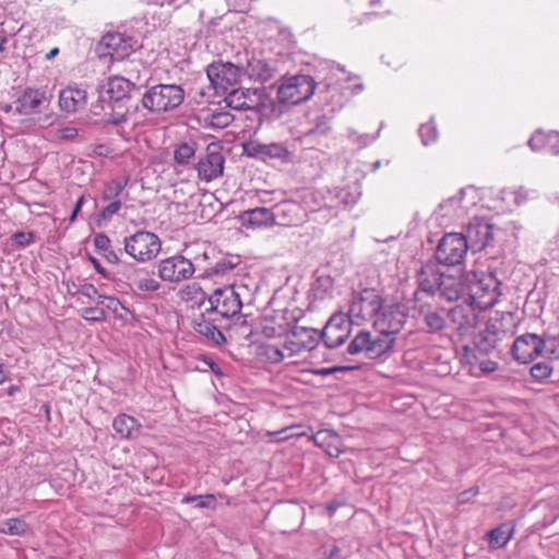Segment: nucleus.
<instances>
[{"label":"nucleus","instance_id":"1","mask_svg":"<svg viewBox=\"0 0 559 559\" xmlns=\"http://www.w3.org/2000/svg\"><path fill=\"white\" fill-rule=\"evenodd\" d=\"M468 298L478 311L493 307L500 296V282L492 273L473 272L466 275Z\"/></svg>","mask_w":559,"mask_h":559},{"label":"nucleus","instance_id":"2","mask_svg":"<svg viewBox=\"0 0 559 559\" xmlns=\"http://www.w3.org/2000/svg\"><path fill=\"white\" fill-rule=\"evenodd\" d=\"M185 90L178 84H156L142 95L141 105L152 114H165L177 109L185 100Z\"/></svg>","mask_w":559,"mask_h":559},{"label":"nucleus","instance_id":"3","mask_svg":"<svg viewBox=\"0 0 559 559\" xmlns=\"http://www.w3.org/2000/svg\"><path fill=\"white\" fill-rule=\"evenodd\" d=\"M245 286L225 285L217 287L207 297L209 307L205 313L216 314L222 319H229L238 314L242 308L241 292Z\"/></svg>","mask_w":559,"mask_h":559},{"label":"nucleus","instance_id":"4","mask_svg":"<svg viewBox=\"0 0 559 559\" xmlns=\"http://www.w3.org/2000/svg\"><path fill=\"white\" fill-rule=\"evenodd\" d=\"M383 302L384 300L374 289H364L353 295L349 302L348 321L356 325L371 321L374 325V319Z\"/></svg>","mask_w":559,"mask_h":559},{"label":"nucleus","instance_id":"5","mask_svg":"<svg viewBox=\"0 0 559 559\" xmlns=\"http://www.w3.org/2000/svg\"><path fill=\"white\" fill-rule=\"evenodd\" d=\"M314 90L316 82L309 75L282 78L277 87V98L283 105H298L308 100Z\"/></svg>","mask_w":559,"mask_h":559},{"label":"nucleus","instance_id":"6","mask_svg":"<svg viewBox=\"0 0 559 559\" xmlns=\"http://www.w3.org/2000/svg\"><path fill=\"white\" fill-rule=\"evenodd\" d=\"M160 249L158 236L151 231L139 230L123 239L124 252L141 263L155 259Z\"/></svg>","mask_w":559,"mask_h":559},{"label":"nucleus","instance_id":"7","mask_svg":"<svg viewBox=\"0 0 559 559\" xmlns=\"http://www.w3.org/2000/svg\"><path fill=\"white\" fill-rule=\"evenodd\" d=\"M395 337L378 332L372 335L370 332L361 331L348 345V353L352 355L365 353L368 358L374 359L392 349Z\"/></svg>","mask_w":559,"mask_h":559},{"label":"nucleus","instance_id":"8","mask_svg":"<svg viewBox=\"0 0 559 559\" xmlns=\"http://www.w3.org/2000/svg\"><path fill=\"white\" fill-rule=\"evenodd\" d=\"M468 250L463 234L449 233L440 239L436 250V259L439 264L456 266L463 263Z\"/></svg>","mask_w":559,"mask_h":559},{"label":"nucleus","instance_id":"9","mask_svg":"<svg viewBox=\"0 0 559 559\" xmlns=\"http://www.w3.org/2000/svg\"><path fill=\"white\" fill-rule=\"evenodd\" d=\"M267 95L264 88H233L224 98L226 106L239 111H261L266 107Z\"/></svg>","mask_w":559,"mask_h":559},{"label":"nucleus","instance_id":"10","mask_svg":"<svg viewBox=\"0 0 559 559\" xmlns=\"http://www.w3.org/2000/svg\"><path fill=\"white\" fill-rule=\"evenodd\" d=\"M407 317L404 305L384 301L373 326L378 332L395 337L406 323Z\"/></svg>","mask_w":559,"mask_h":559},{"label":"nucleus","instance_id":"11","mask_svg":"<svg viewBox=\"0 0 559 559\" xmlns=\"http://www.w3.org/2000/svg\"><path fill=\"white\" fill-rule=\"evenodd\" d=\"M158 276L162 281L178 284L190 280L194 272V265L191 260L181 254L163 259L157 265Z\"/></svg>","mask_w":559,"mask_h":559},{"label":"nucleus","instance_id":"12","mask_svg":"<svg viewBox=\"0 0 559 559\" xmlns=\"http://www.w3.org/2000/svg\"><path fill=\"white\" fill-rule=\"evenodd\" d=\"M510 338L509 332L502 329L499 321H488L484 330L475 336V346L478 352L484 354L501 352L509 345Z\"/></svg>","mask_w":559,"mask_h":559},{"label":"nucleus","instance_id":"13","mask_svg":"<svg viewBox=\"0 0 559 559\" xmlns=\"http://www.w3.org/2000/svg\"><path fill=\"white\" fill-rule=\"evenodd\" d=\"M241 68L229 61L212 62L206 68V75L211 85L217 91L226 93L230 87L239 83Z\"/></svg>","mask_w":559,"mask_h":559},{"label":"nucleus","instance_id":"14","mask_svg":"<svg viewBox=\"0 0 559 559\" xmlns=\"http://www.w3.org/2000/svg\"><path fill=\"white\" fill-rule=\"evenodd\" d=\"M136 46V40L119 32L106 33L99 41V50L112 60H123Z\"/></svg>","mask_w":559,"mask_h":559},{"label":"nucleus","instance_id":"15","mask_svg":"<svg viewBox=\"0 0 559 559\" xmlns=\"http://www.w3.org/2000/svg\"><path fill=\"white\" fill-rule=\"evenodd\" d=\"M475 194L473 188L462 189L456 195L440 203L437 213L450 219L461 218L476 204Z\"/></svg>","mask_w":559,"mask_h":559},{"label":"nucleus","instance_id":"16","mask_svg":"<svg viewBox=\"0 0 559 559\" xmlns=\"http://www.w3.org/2000/svg\"><path fill=\"white\" fill-rule=\"evenodd\" d=\"M224 163L225 159L219 152V146L215 143L209 144L206 155L197 165L200 179L210 182L221 177L224 171Z\"/></svg>","mask_w":559,"mask_h":559},{"label":"nucleus","instance_id":"17","mask_svg":"<svg viewBox=\"0 0 559 559\" xmlns=\"http://www.w3.org/2000/svg\"><path fill=\"white\" fill-rule=\"evenodd\" d=\"M477 307H474L468 300L449 310L448 318L450 323L460 335L469 333L477 325Z\"/></svg>","mask_w":559,"mask_h":559},{"label":"nucleus","instance_id":"18","mask_svg":"<svg viewBox=\"0 0 559 559\" xmlns=\"http://www.w3.org/2000/svg\"><path fill=\"white\" fill-rule=\"evenodd\" d=\"M540 335L535 333L522 334L512 343V357L521 364H528L540 356Z\"/></svg>","mask_w":559,"mask_h":559},{"label":"nucleus","instance_id":"19","mask_svg":"<svg viewBox=\"0 0 559 559\" xmlns=\"http://www.w3.org/2000/svg\"><path fill=\"white\" fill-rule=\"evenodd\" d=\"M463 237L469 250L480 251L492 239V226L484 219L475 218L467 225Z\"/></svg>","mask_w":559,"mask_h":559},{"label":"nucleus","instance_id":"20","mask_svg":"<svg viewBox=\"0 0 559 559\" xmlns=\"http://www.w3.org/2000/svg\"><path fill=\"white\" fill-rule=\"evenodd\" d=\"M134 88L135 85L122 76L108 78L99 86V100L118 103L128 98Z\"/></svg>","mask_w":559,"mask_h":559},{"label":"nucleus","instance_id":"21","mask_svg":"<svg viewBox=\"0 0 559 559\" xmlns=\"http://www.w3.org/2000/svg\"><path fill=\"white\" fill-rule=\"evenodd\" d=\"M48 98L44 91L37 88H26L16 100L9 106L8 111H14L20 115H32L38 111Z\"/></svg>","mask_w":559,"mask_h":559},{"label":"nucleus","instance_id":"22","mask_svg":"<svg viewBox=\"0 0 559 559\" xmlns=\"http://www.w3.org/2000/svg\"><path fill=\"white\" fill-rule=\"evenodd\" d=\"M349 328L343 316H333L325 324L320 337L328 348H336L349 336Z\"/></svg>","mask_w":559,"mask_h":559},{"label":"nucleus","instance_id":"23","mask_svg":"<svg viewBox=\"0 0 559 559\" xmlns=\"http://www.w3.org/2000/svg\"><path fill=\"white\" fill-rule=\"evenodd\" d=\"M275 218L276 215L266 207L247 210L238 216V219L243 227L252 229L273 226L275 224Z\"/></svg>","mask_w":559,"mask_h":559},{"label":"nucleus","instance_id":"24","mask_svg":"<svg viewBox=\"0 0 559 559\" xmlns=\"http://www.w3.org/2000/svg\"><path fill=\"white\" fill-rule=\"evenodd\" d=\"M126 280L130 287L144 293H154L160 288V284L144 269L128 266L124 271Z\"/></svg>","mask_w":559,"mask_h":559},{"label":"nucleus","instance_id":"25","mask_svg":"<svg viewBox=\"0 0 559 559\" xmlns=\"http://www.w3.org/2000/svg\"><path fill=\"white\" fill-rule=\"evenodd\" d=\"M443 272L439 270L436 263H426L417 272L418 287L428 295H436L440 288V280Z\"/></svg>","mask_w":559,"mask_h":559},{"label":"nucleus","instance_id":"26","mask_svg":"<svg viewBox=\"0 0 559 559\" xmlns=\"http://www.w3.org/2000/svg\"><path fill=\"white\" fill-rule=\"evenodd\" d=\"M87 102V92L78 86H69L59 94V106L67 112H75L83 109Z\"/></svg>","mask_w":559,"mask_h":559},{"label":"nucleus","instance_id":"27","mask_svg":"<svg viewBox=\"0 0 559 559\" xmlns=\"http://www.w3.org/2000/svg\"><path fill=\"white\" fill-rule=\"evenodd\" d=\"M249 155L262 159H278L284 163L292 162V152L282 143L252 144Z\"/></svg>","mask_w":559,"mask_h":559},{"label":"nucleus","instance_id":"28","mask_svg":"<svg viewBox=\"0 0 559 559\" xmlns=\"http://www.w3.org/2000/svg\"><path fill=\"white\" fill-rule=\"evenodd\" d=\"M320 335L317 329L295 326L289 344L296 346L297 352L312 350L317 347Z\"/></svg>","mask_w":559,"mask_h":559},{"label":"nucleus","instance_id":"29","mask_svg":"<svg viewBox=\"0 0 559 559\" xmlns=\"http://www.w3.org/2000/svg\"><path fill=\"white\" fill-rule=\"evenodd\" d=\"M533 151H547L552 155L559 154V132L536 131L528 141Z\"/></svg>","mask_w":559,"mask_h":559},{"label":"nucleus","instance_id":"30","mask_svg":"<svg viewBox=\"0 0 559 559\" xmlns=\"http://www.w3.org/2000/svg\"><path fill=\"white\" fill-rule=\"evenodd\" d=\"M463 289L464 283L460 275L443 273L437 294L447 301H454L460 298Z\"/></svg>","mask_w":559,"mask_h":559},{"label":"nucleus","instance_id":"31","mask_svg":"<svg viewBox=\"0 0 559 559\" xmlns=\"http://www.w3.org/2000/svg\"><path fill=\"white\" fill-rule=\"evenodd\" d=\"M245 73L250 80L267 82L274 76L275 68L264 59L251 58L248 60Z\"/></svg>","mask_w":559,"mask_h":559},{"label":"nucleus","instance_id":"32","mask_svg":"<svg viewBox=\"0 0 559 559\" xmlns=\"http://www.w3.org/2000/svg\"><path fill=\"white\" fill-rule=\"evenodd\" d=\"M206 313H202L198 319L193 320V330L200 335L205 336L216 345H221L226 342V338L222 331L211 322V319L205 318Z\"/></svg>","mask_w":559,"mask_h":559},{"label":"nucleus","instance_id":"33","mask_svg":"<svg viewBox=\"0 0 559 559\" xmlns=\"http://www.w3.org/2000/svg\"><path fill=\"white\" fill-rule=\"evenodd\" d=\"M179 298L182 301L189 302L194 301L199 306H204L207 302L206 294L203 292L199 283H190L180 288L178 293Z\"/></svg>","mask_w":559,"mask_h":559},{"label":"nucleus","instance_id":"34","mask_svg":"<svg viewBox=\"0 0 559 559\" xmlns=\"http://www.w3.org/2000/svg\"><path fill=\"white\" fill-rule=\"evenodd\" d=\"M514 527L503 523L488 533L489 544L493 548H501L508 544L513 534Z\"/></svg>","mask_w":559,"mask_h":559},{"label":"nucleus","instance_id":"35","mask_svg":"<svg viewBox=\"0 0 559 559\" xmlns=\"http://www.w3.org/2000/svg\"><path fill=\"white\" fill-rule=\"evenodd\" d=\"M331 131V127L325 116H320L316 120V126L305 132L302 141L307 144L316 142L321 138L328 136Z\"/></svg>","mask_w":559,"mask_h":559},{"label":"nucleus","instance_id":"36","mask_svg":"<svg viewBox=\"0 0 559 559\" xmlns=\"http://www.w3.org/2000/svg\"><path fill=\"white\" fill-rule=\"evenodd\" d=\"M112 427L122 438H131L132 432L138 429L139 424L135 418L121 414L114 419Z\"/></svg>","mask_w":559,"mask_h":559},{"label":"nucleus","instance_id":"37","mask_svg":"<svg viewBox=\"0 0 559 559\" xmlns=\"http://www.w3.org/2000/svg\"><path fill=\"white\" fill-rule=\"evenodd\" d=\"M423 320L430 333H438L447 326L444 314L438 310L423 312Z\"/></svg>","mask_w":559,"mask_h":559},{"label":"nucleus","instance_id":"38","mask_svg":"<svg viewBox=\"0 0 559 559\" xmlns=\"http://www.w3.org/2000/svg\"><path fill=\"white\" fill-rule=\"evenodd\" d=\"M197 151L195 142H183L179 144L174 151V159L176 164L186 166L189 165L194 157Z\"/></svg>","mask_w":559,"mask_h":559},{"label":"nucleus","instance_id":"39","mask_svg":"<svg viewBox=\"0 0 559 559\" xmlns=\"http://www.w3.org/2000/svg\"><path fill=\"white\" fill-rule=\"evenodd\" d=\"M27 528L26 522L17 518L8 519L0 523V533L5 535L21 536L26 533Z\"/></svg>","mask_w":559,"mask_h":559},{"label":"nucleus","instance_id":"40","mask_svg":"<svg viewBox=\"0 0 559 559\" xmlns=\"http://www.w3.org/2000/svg\"><path fill=\"white\" fill-rule=\"evenodd\" d=\"M129 182V178L114 179L105 183L102 198L105 201L119 200V195Z\"/></svg>","mask_w":559,"mask_h":559},{"label":"nucleus","instance_id":"41","mask_svg":"<svg viewBox=\"0 0 559 559\" xmlns=\"http://www.w3.org/2000/svg\"><path fill=\"white\" fill-rule=\"evenodd\" d=\"M540 343V356L559 358V335H543Z\"/></svg>","mask_w":559,"mask_h":559},{"label":"nucleus","instance_id":"42","mask_svg":"<svg viewBox=\"0 0 559 559\" xmlns=\"http://www.w3.org/2000/svg\"><path fill=\"white\" fill-rule=\"evenodd\" d=\"M182 503H193L200 509H215L216 498L214 495L186 496L181 500Z\"/></svg>","mask_w":559,"mask_h":559},{"label":"nucleus","instance_id":"43","mask_svg":"<svg viewBox=\"0 0 559 559\" xmlns=\"http://www.w3.org/2000/svg\"><path fill=\"white\" fill-rule=\"evenodd\" d=\"M419 135L424 145H428L435 142L438 138V131L435 122L431 120L427 123H423L419 127Z\"/></svg>","mask_w":559,"mask_h":559},{"label":"nucleus","instance_id":"44","mask_svg":"<svg viewBox=\"0 0 559 559\" xmlns=\"http://www.w3.org/2000/svg\"><path fill=\"white\" fill-rule=\"evenodd\" d=\"M551 372L552 367L548 362H537L531 367V376L538 382L548 379Z\"/></svg>","mask_w":559,"mask_h":559},{"label":"nucleus","instance_id":"45","mask_svg":"<svg viewBox=\"0 0 559 559\" xmlns=\"http://www.w3.org/2000/svg\"><path fill=\"white\" fill-rule=\"evenodd\" d=\"M234 121V116L227 111H214L211 114L210 123L215 128L228 127Z\"/></svg>","mask_w":559,"mask_h":559},{"label":"nucleus","instance_id":"46","mask_svg":"<svg viewBox=\"0 0 559 559\" xmlns=\"http://www.w3.org/2000/svg\"><path fill=\"white\" fill-rule=\"evenodd\" d=\"M264 356L271 364H278L285 358L283 350L275 345H266L264 347Z\"/></svg>","mask_w":559,"mask_h":559},{"label":"nucleus","instance_id":"47","mask_svg":"<svg viewBox=\"0 0 559 559\" xmlns=\"http://www.w3.org/2000/svg\"><path fill=\"white\" fill-rule=\"evenodd\" d=\"M97 305L106 307L107 309H109L110 311H112L115 313H117L120 309H123V307L118 298L111 297V296H106L103 294H100V296L98 297Z\"/></svg>","mask_w":559,"mask_h":559},{"label":"nucleus","instance_id":"48","mask_svg":"<svg viewBox=\"0 0 559 559\" xmlns=\"http://www.w3.org/2000/svg\"><path fill=\"white\" fill-rule=\"evenodd\" d=\"M234 269V265L225 260L218 261L214 266L206 270L207 276L225 275Z\"/></svg>","mask_w":559,"mask_h":559},{"label":"nucleus","instance_id":"49","mask_svg":"<svg viewBox=\"0 0 559 559\" xmlns=\"http://www.w3.org/2000/svg\"><path fill=\"white\" fill-rule=\"evenodd\" d=\"M341 548L334 544L324 545L320 549L321 559H340Z\"/></svg>","mask_w":559,"mask_h":559},{"label":"nucleus","instance_id":"50","mask_svg":"<svg viewBox=\"0 0 559 559\" xmlns=\"http://www.w3.org/2000/svg\"><path fill=\"white\" fill-rule=\"evenodd\" d=\"M12 239L19 247H26L34 241L33 233L16 231L13 234Z\"/></svg>","mask_w":559,"mask_h":559},{"label":"nucleus","instance_id":"51","mask_svg":"<svg viewBox=\"0 0 559 559\" xmlns=\"http://www.w3.org/2000/svg\"><path fill=\"white\" fill-rule=\"evenodd\" d=\"M78 293L87 297L91 300L96 301V302L98 301V297L100 296L97 288L93 284H88V283L83 284L79 288Z\"/></svg>","mask_w":559,"mask_h":559},{"label":"nucleus","instance_id":"52","mask_svg":"<svg viewBox=\"0 0 559 559\" xmlns=\"http://www.w3.org/2000/svg\"><path fill=\"white\" fill-rule=\"evenodd\" d=\"M78 129L74 127H64L56 130V139L71 141L78 135Z\"/></svg>","mask_w":559,"mask_h":559},{"label":"nucleus","instance_id":"53","mask_svg":"<svg viewBox=\"0 0 559 559\" xmlns=\"http://www.w3.org/2000/svg\"><path fill=\"white\" fill-rule=\"evenodd\" d=\"M94 246L103 252L108 251V249L111 247L110 239L106 234H97L94 237Z\"/></svg>","mask_w":559,"mask_h":559},{"label":"nucleus","instance_id":"54","mask_svg":"<svg viewBox=\"0 0 559 559\" xmlns=\"http://www.w3.org/2000/svg\"><path fill=\"white\" fill-rule=\"evenodd\" d=\"M85 319L91 321H104L106 318L105 311L102 308H86Z\"/></svg>","mask_w":559,"mask_h":559},{"label":"nucleus","instance_id":"55","mask_svg":"<svg viewBox=\"0 0 559 559\" xmlns=\"http://www.w3.org/2000/svg\"><path fill=\"white\" fill-rule=\"evenodd\" d=\"M479 492L478 487H472L459 493L457 503L465 504L471 501L472 498L476 497Z\"/></svg>","mask_w":559,"mask_h":559},{"label":"nucleus","instance_id":"56","mask_svg":"<svg viewBox=\"0 0 559 559\" xmlns=\"http://www.w3.org/2000/svg\"><path fill=\"white\" fill-rule=\"evenodd\" d=\"M120 207H121L120 200L109 201V204L106 207L103 209L102 216L104 218H109L114 214H116L120 210Z\"/></svg>","mask_w":559,"mask_h":559},{"label":"nucleus","instance_id":"57","mask_svg":"<svg viewBox=\"0 0 559 559\" xmlns=\"http://www.w3.org/2000/svg\"><path fill=\"white\" fill-rule=\"evenodd\" d=\"M296 209L297 205L295 203L284 202L275 206L276 213L274 214L276 215V217L281 215H288V213L294 212Z\"/></svg>","mask_w":559,"mask_h":559},{"label":"nucleus","instance_id":"58","mask_svg":"<svg viewBox=\"0 0 559 559\" xmlns=\"http://www.w3.org/2000/svg\"><path fill=\"white\" fill-rule=\"evenodd\" d=\"M328 436H331L332 440H336L337 439V436L334 432H332V431L330 432L329 430H320L314 436L316 443L322 444L324 442V439Z\"/></svg>","mask_w":559,"mask_h":559},{"label":"nucleus","instance_id":"59","mask_svg":"<svg viewBox=\"0 0 559 559\" xmlns=\"http://www.w3.org/2000/svg\"><path fill=\"white\" fill-rule=\"evenodd\" d=\"M479 368L484 372H492L498 368V364L492 360H484L479 362Z\"/></svg>","mask_w":559,"mask_h":559},{"label":"nucleus","instance_id":"60","mask_svg":"<svg viewBox=\"0 0 559 559\" xmlns=\"http://www.w3.org/2000/svg\"><path fill=\"white\" fill-rule=\"evenodd\" d=\"M104 257L109 263L118 264L120 262L119 254L111 250V247L108 249V251L104 252Z\"/></svg>","mask_w":559,"mask_h":559},{"label":"nucleus","instance_id":"61","mask_svg":"<svg viewBox=\"0 0 559 559\" xmlns=\"http://www.w3.org/2000/svg\"><path fill=\"white\" fill-rule=\"evenodd\" d=\"M94 154L97 156H108L111 153V150L104 144H98L93 150Z\"/></svg>","mask_w":559,"mask_h":559},{"label":"nucleus","instance_id":"62","mask_svg":"<svg viewBox=\"0 0 559 559\" xmlns=\"http://www.w3.org/2000/svg\"><path fill=\"white\" fill-rule=\"evenodd\" d=\"M83 203H84V197H80L78 199V201L75 203V206H74V209L72 211V214L70 216V222H74L75 221V218H76V216H78V214H79Z\"/></svg>","mask_w":559,"mask_h":559},{"label":"nucleus","instance_id":"63","mask_svg":"<svg viewBox=\"0 0 559 559\" xmlns=\"http://www.w3.org/2000/svg\"><path fill=\"white\" fill-rule=\"evenodd\" d=\"M127 121V115L126 114H120V115H117L115 117H112L109 122L112 123V124H120L122 122H126Z\"/></svg>","mask_w":559,"mask_h":559},{"label":"nucleus","instance_id":"64","mask_svg":"<svg viewBox=\"0 0 559 559\" xmlns=\"http://www.w3.org/2000/svg\"><path fill=\"white\" fill-rule=\"evenodd\" d=\"M59 53V49L58 48H53L51 49L47 55H46V58L48 60L55 58L57 55Z\"/></svg>","mask_w":559,"mask_h":559}]
</instances>
